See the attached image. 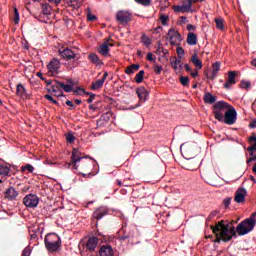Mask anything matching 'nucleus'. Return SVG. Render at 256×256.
Wrapping results in <instances>:
<instances>
[{
	"label": "nucleus",
	"instance_id": "nucleus-1",
	"mask_svg": "<svg viewBox=\"0 0 256 256\" xmlns=\"http://www.w3.org/2000/svg\"><path fill=\"white\" fill-rule=\"evenodd\" d=\"M211 229L214 235H216L214 243H221V241L228 243L233 237H237L235 226L229 221L221 220L215 226H212Z\"/></svg>",
	"mask_w": 256,
	"mask_h": 256
},
{
	"label": "nucleus",
	"instance_id": "nucleus-2",
	"mask_svg": "<svg viewBox=\"0 0 256 256\" xmlns=\"http://www.w3.org/2000/svg\"><path fill=\"white\" fill-rule=\"evenodd\" d=\"M256 225V212L252 213V215L242 221L238 226L236 227V232L238 235L243 236L247 235V233H251L253 229H255Z\"/></svg>",
	"mask_w": 256,
	"mask_h": 256
},
{
	"label": "nucleus",
	"instance_id": "nucleus-3",
	"mask_svg": "<svg viewBox=\"0 0 256 256\" xmlns=\"http://www.w3.org/2000/svg\"><path fill=\"white\" fill-rule=\"evenodd\" d=\"M231 104L227 103L226 101H218L213 106V115L214 119H217V121L223 122V119H225L226 113L231 108Z\"/></svg>",
	"mask_w": 256,
	"mask_h": 256
},
{
	"label": "nucleus",
	"instance_id": "nucleus-4",
	"mask_svg": "<svg viewBox=\"0 0 256 256\" xmlns=\"http://www.w3.org/2000/svg\"><path fill=\"white\" fill-rule=\"evenodd\" d=\"M44 243L48 251L55 253L59 251V247H61V238L56 233H50L46 235Z\"/></svg>",
	"mask_w": 256,
	"mask_h": 256
},
{
	"label": "nucleus",
	"instance_id": "nucleus-5",
	"mask_svg": "<svg viewBox=\"0 0 256 256\" xmlns=\"http://www.w3.org/2000/svg\"><path fill=\"white\" fill-rule=\"evenodd\" d=\"M67 82L69 84L55 81L54 85H52V93H55L56 97H63V92L59 91V89H63L66 93H71L73 91V80L69 79Z\"/></svg>",
	"mask_w": 256,
	"mask_h": 256
},
{
	"label": "nucleus",
	"instance_id": "nucleus-6",
	"mask_svg": "<svg viewBox=\"0 0 256 256\" xmlns=\"http://www.w3.org/2000/svg\"><path fill=\"white\" fill-rule=\"evenodd\" d=\"M196 149H197V144L193 142H186L180 146V151L186 159H193V157H195Z\"/></svg>",
	"mask_w": 256,
	"mask_h": 256
},
{
	"label": "nucleus",
	"instance_id": "nucleus-7",
	"mask_svg": "<svg viewBox=\"0 0 256 256\" xmlns=\"http://www.w3.org/2000/svg\"><path fill=\"white\" fill-rule=\"evenodd\" d=\"M82 246L86 251H89V253H93L99 246V238L96 236H89L86 241H82Z\"/></svg>",
	"mask_w": 256,
	"mask_h": 256
},
{
	"label": "nucleus",
	"instance_id": "nucleus-8",
	"mask_svg": "<svg viewBox=\"0 0 256 256\" xmlns=\"http://www.w3.org/2000/svg\"><path fill=\"white\" fill-rule=\"evenodd\" d=\"M236 121H237V110H235V107L230 106L226 114H224L223 122L226 123V125H235Z\"/></svg>",
	"mask_w": 256,
	"mask_h": 256
},
{
	"label": "nucleus",
	"instance_id": "nucleus-9",
	"mask_svg": "<svg viewBox=\"0 0 256 256\" xmlns=\"http://www.w3.org/2000/svg\"><path fill=\"white\" fill-rule=\"evenodd\" d=\"M23 203L30 209H35L39 205V197L35 194H28L24 197Z\"/></svg>",
	"mask_w": 256,
	"mask_h": 256
},
{
	"label": "nucleus",
	"instance_id": "nucleus-10",
	"mask_svg": "<svg viewBox=\"0 0 256 256\" xmlns=\"http://www.w3.org/2000/svg\"><path fill=\"white\" fill-rule=\"evenodd\" d=\"M49 75H57L61 69V60L53 58L47 65Z\"/></svg>",
	"mask_w": 256,
	"mask_h": 256
},
{
	"label": "nucleus",
	"instance_id": "nucleus-11",
	"mask_svg": "<svg viewBox=\"0 0 256 256\" xmlns=\"http://www.w3.org/2000/svg\"><path fill=\"white\" fill-rule=\"evenodd\" d=\"M168 39L171 45H181V41H183L181 34L175 28H171L168 31Z\"/></svg>",
	"mask_w": 256,
	"mask_h": 256
},
{
	"label": "nucleus",
	"instance_id": "nucleus-12",
	"mask_svg": "<svg viewBox=\"0 0 256 256\" xmlns=\"http://www.w3.org/2000/svg\"><path fill=\"white\" fill-rule=\"evenodd\" d=\"M133 15L129 11L121 10L116 14V19L122 25H127L129 21H131Z\"/></svg>",
	"mask_w": 256,
	"mask_h": 256
},
{
	"label": "nucleus",
	"instance_id": "nucleus-13",
	"mask_svg": "<svg viewBox=\"0 0 256 256\" xmlns=\"http://www.w3.org/2000/svg\"><path fill=\"white\" fill-rule=\"evenodd\" d=\"M59 55L65 59V61H71V59H76L77 54L69 48H60L58 50Z\"/></svg>",
	"mask_w": 256,
	"mask_h": 256
},
{
	"label": "nucleus",
	"instance_id": "nucleus-14",
	"mask_svg": "<svg viewBox=\"0 0 256 256\" xmlns=\"http://www.w3.org/2000/svg\"><path fill=\"white\" fill-rule=\"evenodd\" d=\"M247 197V189L239 187L235 192L234 201L236 203H245V198Z\"/></svg>",
	"mask_w": 256,
	"mask_h": 256
},
{
	"label": "nucleus",
	"instance_id": "nucleus-15",
	"mask_svg": "<svg viewBox=\"0 0 256 256\" xmlns=\"http://www.w3.org/2000/svg\"><path fill=\"white\" fill-rule=\"evenodd\" d=\"M237 77V72L235 71H229L228 72V79L226 81V83L224 84V89H231V87H233V85H236L237 80H235Z\"/></svg>",
	"mask_w": 256,
	"mask_h": 256
},
{
	"label": "nucleus",
	"instance_id": "nucleus-16",
	"mask_svg": "<svg viewBox=\"0 0 256 256\" xmlns=\"http://www.w3.org/2000/svg\"><path fill=\"white\" fill-rule=\"evenodd\" d=\"M106 215H109V208L102 206L97 208L94 212H93V219H103V217H106Z\"/></svg>",
	"mask_w": 256,
	"mask_h": 256
},
{
	"label": "nucleus",
	"instance_id": "nucleus-17",
	"mask_svg": "<svg viewBox=\"0 0 256 256\" xmlns=\"http://www.w3.org/2000/svg\"><path fill=\"white\" fill-rule=\"evenodd\" d=\"M107 77H109V73L105 72L101 79L92 83L91 90L97 91V89H101V87H103V84L105 83Z\"/></svg>",
	"mask_w": 256,
	"mask_h": 256
},
{
	"label": "nucleus",
	"instance_id": "nucleus-18",
	"mask_svg": "<svg viewBox=\"0 0 256 256\" xmlns=\"http://www.w3.org/2000/svg\"><path fill=\"white\" fill-rule=\"evenodd\" d=\"M136 95L138 96V99L142 101V103H145L147 101V97H149V92L145 87H140L136 89Z\"/></svg>",
	"mask_w": 256,
	"mask_h": 256
},
{
	"label": "nucleus",
	"instance_id": "nucleus-19",
	"mask_svg": "<svg viewBox=\"0 0 256 256\" xmlns=\"http://www.w3.org/2000/svg\"><path fill=\"white\" fill-rule=\"evenodd\" d=\"M110 47H113V44L106 41L102 45L99 46L98 53H100V55H103V57H107V56H109V48Z\"/></svg>",
	"mask_w": 256,
	"mask_h": 256
},
{
	"label": "nucleus",
	"instance_id": "nucleus-20",
	"mask_svg": "<svg viewBox=\"0 0 256 256\" xmlns=\"http://www.w3.org/2000/svg\"><path fill=\"white\" fill-rule=\"evenodd\" d=\"M5 197L9 201H13L19 197V192L13 188V186L9 187L5 192Z\"/></svg>",
	"mask_w": 256,
	"mask_h": 256
},
{
	"label": "nucleus",
	"instance_id": "nucleus-21",
	"mask_svg": "<svg viewBox=\"0 0 256 256\" xmlns=\"http://www.w3.org/2000/svg\"><path fill=\"white\" fill-rule=\"evenodd\" d=\"M71 159H72L74 168L77 169V163H79V161L83 159V157H81V152L79 151V148L73 149Z\"/></svg>",
	"mask_w": 256,
	"mask_h": 256
},
{
	"label": "nucleus",
	"instance_id": "nucleus-22",
	"mask_svg": "<svg viewBox=\"0 0 256 256\" xmlns=\"http://www.w3.org/2000/svg\"><path fill=\"white\" fill-rule=\"evenodd\" d=\"M193 4L188 0L182 6H175L174 11L175 13H185V11H191Z\"/></svg>",
	"mask_w": 256,
	"mask_h": 256
},
{
	"label": "nucleus",
	"instance_id": "nucleus-23",
	"mask_svg": "<svg viewBox=\"0 0 256 256\" xmlns=\"http://www.w3.org/2000/svg\"><path fill=\"white\" fill-rule=\"evenodd\" d=\"M100 256H113L115 255V252L113 251V247L109 245H103L101 246L99 250Z\"/></svg>",
	"mask_w": 256,
	"mask_h": 256
},
{
	"label": "nucleus",
	"instance_id": "nucleus-24",
	"mask_svg": "<svg viewBox=\"0 0 256 256\" xmlns=\"http://www.w3.org/2000/svg\"><path fill=\"white\" fill-rule=\"evenodd\" d=\"M170 64L176 73H179L181 69H183V65L181 64V58H172L170 60Z\"/></svg>",
	"mask_w": 256,
	"mask_h": 256
},
{
	"label": "nucleus",
	"instance_id": "nucleus-25",
	"mask_svg": "<svg viewBox=\"0 0 256 256\" xmlns=\"http://www.w3.org/2000/svg\"><path fill=\"white\" fill-rule=\"evenodd\" d=\"M89 61L93 63L96 67H101L103 66V60L99 58V56L95 53H92L88 56Z\"/></svg>",
	"mask_w": 256,
	"mask_h": 256
},
{
	"label": "nucleus",
	"instance_id": "nucleus-26",
	"mask_svg": "<svg viewBox=\"0 0 256 256\" xmlns=\"http://www.w3.org/2000/svg\"><path fill=\"white\" fill-rule=\"evenodd\" d=\"M219 71H221V62H214L212 64V75L209 78L216 79Z\"/></svg>",
	"mask_w": 256,
	"mask_h": 256
},
{
	"label": "nucleus",
	"instance_id": "nucleus-27",
	"mask_svg": "<svg viewBox=\"0 0 256 256\" xmlns=\"http://www.w3.org/2000/svg\"><path fill=\"white\" fill-rule=\"evenodd\" d=\"M217 101V97H215L211 92H207L204 94V103L207 105H213Z\"/></svg>",
	"mask_w": 256,
	"mask_h": 256
},
{
	"label": "nucleus",
	"instance_id": "nucleus-28",
	"mask_svg": "<svg viewBox=\"0 0 256 256\" xmlns=\"http://www.w3.org/2000/svg\"><path fill=\"white\" fill-rule=\"evenodd\" d=\"M247 151H249L250 153V158L247 159L246 163L249 164V163H253V161H256V147L255 146H250L247 148Z\"/></svg>",
	"mask_w": 256,
	"mask_h": 256
},
{
	"label": "nucleus",
	"instance_id": "nucleus-29",
	"mask_svg": "<svg viewBox=\"0 0 256 256\" xmlns=\"http://www.w3.org/2000/svg\"><path fill=\"white\" fill-rule=\"evenodd\" d=\"M191 61L193 65H195L196 69H203V62L199 59V56L197 54H193Z\"/></svg>",
	"mask_w": 256,
	"mask_h": 256
},
{
	"label": "nucleus",
	"instance_id": "nucleus-30",
	"mask_svg": "<svg viewBox=\"0 0 256 256\" xmlns=\"http://www.w3.org/2000/svg\"><path fill=\"white\" fill-rule=\"evenodd\" d=\"M9 173H11V167L5 164H0V175L2 177H9Z\"/></svg>",
	"mask_w": 256,
	"mask_h": 256
},
{
	"label": "nucleus",
	"instance_id": "nucleus-31",
	"mask_svg": "<svg viewBox=\"0 0 256 256\" xmlns=\"http://www.w3.org/2000/svg\"><path fill=\"white\" fill-rule=\"evenodd\" d=\"M140 67L141 66L139 64H132L126 68L125 73H127V75H132L135 71H139Z\"/></svg>",
	"mask_w": 256,
	"mask_h": 256
},
{
	"label": "nucleus",
	"instance_id": "nucleus-32",
	"mask_svg": "<svg viewBox=\"0 0 256 256\" xmlns=\"http://www.w3.org/2000/svg\"><path fill=\"white\" fill-rule=\"evenodd\" d=\"M186 41L188 45H197V35L195 33H189Z\"/></svg>",
	"mask_w": 256,
	"mask_h": 256
},
{
	"label": "nucleus",
	"instance_id": "nucleus-33",
	"mask_svg": "<svg viewBox=\"0 0 256 256\" xmlns=\"http://www.w3.org/2000/svg\"><path fill=\"white\" fill-rule=\"evenodd\" d=\"M216 28H218L220 31H223L225 29V21L223 18H216L215 20Z\"/></svg>",
	"mask_w": 256,
	"mask_h": 256
},
{
	"label": "nucleus",
	"instance_id": "nucleus-34",
	"mask_svg": "<svg viewBox=\"0 0 256 256\" xmlns=\"http://www.w3.org/2000/svg\"><path fill=\"white\" fill-rule=\"evenodd\" d=\"M140 41L145 47H149V45H151V38H149L146 34H142Z\"/></svg>",
	"mask_w": 256,
	"mask_h": 256
},
{
	"label": "nucleus",
	"instance_id": "nucleus-35",
	"mask_svg": "<svg viewBox=\"0 0 256 256\" xmlns=\"http://www.w3.org/2000/svg\"><path fill=\"white\" fill-rule=\"evenodd\" d=\"M16 95L18 97H24L25 96V87L21 84H18L16 87Z\"/></svg>",
	"mask_w": 256,
	"mask_h": 256
},
{
	"label": "nucleus",
	"instance_id": "nucleus-36",
	"mask_svg": "<svg viewBox=\"0 0 256 256\" xmlns=\"http://www.w3.org/2000/svg\"><path fill=\"white\" fill-rule=\"evenodd\" d=\"M51 11H52V8H51V5L49 4H42V13L43 15H51Z\"/></svg>",
	"mask_w": 256,
	"mask_h": 256
},
{
	"label": "nucleus",
	"instance_id": "nucleus-37",
	"mask_svg": "<svg viewBox=\"0 0 256 256\" xmlns=\"http://www.w3.org/2000/svg\"><path fill=\"white\" fill-rule=\"evenodd\" d=\"M21 171H28V173H33V171H35V167H33L31 164H26L25 166H21Z\"/></svg>",
	"mask_w": 256,
	"mask_h": 256
},
{
	"label": "nucleus",
	"instance_id": "nucleus-38",
	"mask_svg": "<svg viewBox=\"0 0 256 256\" xmlns=\"http://www.w3.org/2000/svg\"><path fill=\"white\" fill-rule=\"evenodd\" d=\"M145 75V71L141 70L136 76H135V81L136 83H143V77Z\"/></svg>",
	"mask_w": 256,
	"mask_h": 256
},
{
	"label": "nucleus",
	"instance_id": "nucleus-39",
	"mask_svg": "<svg viewBox=\"0 0 256 256\" xmlns=\"http://www.w3.org/2000/svg\"><path fill=\"white\" fill-rule=\"evenodd\" d=\"M153 70L156 73V75H161V72L163 71V66L159 64H154Z\"/></svg>",
	"mask_w": 256,
	"mask_h": 256
},
{
	"label": "nucleus",
	"instance_id": "nucleus-40",
	"mask_svg": "<svg viewBox=\"0 0 256 256\" xmlns=\"http://www.w3.org/2000/svg\"><path fill=\"white\" fill-rule=\"evenodd\" d=\"M180 83H181V85H183V87H187V85H189V77L181 76Z\"/></svg>",
	"mask_w": 256,
	"mask_h": 256
},
{
	"label": "nucleus",
	"instance_id": "nucleus-41",
	"mask_svg": "<svg viewBox=\"0 0 256 256\" xmlns=\"http://www.w3.org/2000/svg\"><path fill=\"white\" fill-rule=\"evenodd\" d=\"M19 10H17V8H14V23L15 25H19Z\"/></svg>",
	"mask_w": 256,
	"mask_h": 256
},
{
	"label": "nucleus",
	"instance_id": "nucleus-42",
	"mask_svg": "<svg viewBox=\"0 0 256 256\" xmlns=\"http://www.w3.org/2000/svg\"><path fill=\"white\" fill-rule=\"evenodd\" d=\"M176 53L178 55V59H182V57L185 55V50H183V47H177Z\"/></svg>",
	"mask_w": 256,
	"mask_h": 256
},
{
	"label": "nucleus",
	"instance_id": "nucleus-43",
	"mask_svg": "<svg viewBox=\"0 0 256 256\" xmlns=\"http://www.w3.org/2000/svg\"><path fill=\"white\" fill-rule=\"evenodd\" d=\"M241 89H249L251 87V82L242 80L240 83Z\"/></svg>",
	"mask_w": 256,
	"mask_h": 256
},
{
	"label": "nucleus",
	"instance_id": "nucleus-44",
	"mask_svg": "<svg viewBox=\"0 0 256 256\" xmlns=\"http://www.w3.org/2000/svg\"><path fill=\"white\" fill-rule=\"evenodd\" d=\"M160 21L162 25H167V21H169V16L165 15V14H161L160 15Z\"/></svg>",
	"mask_w": 256,
	"mask_h": 256
},
{
	"label": "nucleus",
	"instance_id": "nucleus-45",
	"mask_svg": "<svg viewBox=\"0 0 256 256\" xmlns=\"http://www.w3.org/2000/svg\"><path fill=\"white\" fill-rule=\"evenodd\" d=\"M136 3L143 5L144 7H149L151 5V0H136Z\"/></svg>",
	"mask_w": 256,
	"mask_h": 256
},
{
	"label": "nucleus",
	"instance_id": "nucleus-46",
	"mask_svg": "<svg viewBox=\"0 0 256 256\" xmlns=\"http://www.w3.org/2000/svg\"><path fill=\"white\" fill-rule=\"evenodd\" d=\"M45 99H47L48 101H50V103H53L54 105H59V102H57V100H55L53 98V96L49 95V94H46L44 96Z\"/></svg>",
	"mask_w": 256,
	"mask_h": 256
},
{
	"label": "nucleus",
	"instance_id": "nucleus-47",
	"mask_svg": "<svg viewBox=\"0 0 256 256\" xmlns=\"http://www.w3.org/2000/svg\"><path fill=\"white\" fill-rule=\"evenodd\" d=\"M66 141L68 143H73L75 141V136L73 135V133H68L66 135Z\"/></svg>",
	"mask_w": 256,
	"mask_h": 256
},
{
	"label": "nucleus",
	"instance_id": "nucleus-48",
	"mask_svg": "<svg viewBox=\"0 0 256 256\" xmlns=\"http://www.w3.org/2000/svg\"><path fill=\"white\" fill-rule=\"evenodd\" d=\"M31 255V248L26 247L24 248V250L22 251V256H30Z\"/></svg>",
	"mask_w": 256,
	"mask_h": 256
},
{
	"label": "nucleus",
	"instance_id": "nucleus-49",
	"mask_svg": "<svg viewBox=\"0 0 256 256\" xmlns=\"http://www.w3.org/2000/svg\"><path fill=\"white\" fill-rule=\"evenodd\" d=\"M87 19H88V21H97V16H95L91 13H88Z\"/></svg>",
	"mask_w": 256,
	"mask_h": 256
},
{
	"label": "nucleus",
	"instance_id": "nucleus-50",
	"mask_svg": "<svg viewBox=\"0 0 256 256\" xmlns=\"http://www.w3.org/2000/svg\"><path fill=\"white\" fill-rule=\"evenodd\" d=\"M83 93H85V90H83L82 88H76L74 90L75 95H83Z\"/></svg>",
	"mask_w": 256,
	"mask_h": 256
},
{
	"label": "nucleus",
	"instance_id": "nucleus-51",
	"mask_svg": "<svg viewBox=\"0 0 256 256\" xmlns=\"http://www.w3.org/2000/svg\"><path fill=\"white\" fill-rule=\"evenodd\" d=\"M147 61H150L151 63H155V58H153V53H148L146 57Z\"/></svg>",
	"mask_w": 256,
	"mask_h": 256
},
{
	"label": "nucleus",
	"instance_id": "nucleus-52",
	"mask_svg": "<svg viewBox=\"0 0 256 256\" xmlns=\"http://www.w3.org/2000/svg\"><path fill=\"white\" fill-rule=\"evenodd\" d=\"M86 95L90 96V98L87 99V103H93V99H95V94H93V93H86Z\"/></svg>",
	"mask_w": 256,
	"mask_h": 256
},
{
	"label": "nucleus",
	"instance_id": "nucleus-53",
	"mask_svg": "<svg viewBox=\"0 0 256 256\" xmlns=\"http://www.w3.org/2000/svg\"><path fill=\"white\" fill-rule=\"evenodd\" d=\"M250 143H254L251 147H256V136H252L249 138Z\"/></svg>",
	"mask_w": 256,
	"mask_h": 256
},
{
	"label": "nucleus",
	"instance_id": "nucleus-54",
	"mask_svg": "<svg viewBox=\"0 0 256 256\" xmlns=\"http://www.w3.org/2000/svg\"><path fill=\"white\" fill-rule=\"evenodd\" d=\"M217 215H219V212L213 211V212L209 215V219H213V217H217Z\"/></svg>",
	"mask_w": 256,
	"mask_h": 256
},
{
	"label": "nucleus",
	"instance_id": "nucleus-55",
	"mask_svg": "<svg viewBox=\"0 0 256 256\" xmlns=\"http://www.w3.org/2000/svg\"><path fill=\"white\" fill-rule=\"evenodd\" d=\"M46 85H47L48 87H51V91H53V85H55V83L53 84V81L48 80V81L46 82Z\"/></svg>",
	"mask_w": 256,
	"mask_h": 256
},
{
	"label": "nucleus",
	"instance_id": "nucleus-56",
	"mask_svg": "<svg viewBox=\"0 0 256 256\" xmlns=\"http://www.w3.org/2000/svg\"><path fill=\"white\" fill-rule=\"evenodd\" d=\"M191 77H199V71L195 70L193 72L190 73Z\"/></svg>",
	"mask_w": 256,
	"mask_h": 256
},
{
	"label": "nucleus",
	"instance_id": "nucleus-57",
	"mask_svg": "<svg viewBox=\"0 0 256 256\" xmlns=\"http://www.w3.org/2000/svg\"><path fill=\"white\" fill-rule=\"evenodd\" d=\"M109 113H105L102 115V119H104V121H109Z\"/></svg>",
	"mask_w": 256,
	"mask_h": 256
},
{
	"label": "nucleus",
	"instance_id": "nucleus-58",
	"mask_svg": "<svg viewBox=\"0 0 256 256\" xmlns=\"http://www.w3.org/2000/svg\"><path fill=\"white\" fill-rule=\"evenodd\" d=\"M224 203H225L226 207H229V205H231V198L225 199Z\"/></svg>",
	"mask_w": 256,
	"mask_h": 256
},
{
	"label": "nucleus",
	"instance_id": "nucleus-59",
	"mask_svg": "<svg viewBox=\"0 0 256 256\" xmlns=\"http://www.w3.org/2000/svg\"><path fill=\"white\" fill-rule=\"evenodd\" d=\"M188 31H195V26L193 24H189L187 26Z\"/></svg>",
	"mask_w": 256,
	"mask_h": 256
},
{
	"label": "nucleus",
	"instance_id": "nucleus-60",
	"mask_svg": "<svg viewBox=\"0 0 256 256\" xmlns=\"http://www.w3.org/2000/svg\"><path fill=\"white\" fill-rule=\"evenodd\" d=\"M66 105H68V107H75V105L73 104V102L71 100H67L66 101Z\"/></svg>",
	"mask_w": 256,
	"mask_h": 256
},
{
	"label": "nucleus",
	"instance_id": "nucleus-61",
	"mask_svg": "<svg viewBox=\"0 0 256 256\" xmlns=\"http://www.w3.org/2000/svg\"><path fill=\"white\" fill-rule=\"evenodd\" d=\"M49 3H54V5H59L61 3V0H48Z\"/></svg>",
	"mask_w": 256,
	"mask_h": 256
},
{
	"label": "nucleus",
	"instance_id": "nucleus-62",
	"mask_svg": "<svg viewBox=\"0 0 256 256\" xmlns=\"http://www.w3.org/2000/svg\"><path fill=\"white\" fill-rule=\"evenodd\" d=\"M184 68L188 73H191V67L189 66V64H185Z\"/></svg>",
	"mask_w": 256,
	"mask_h": 256
},
{
	"label": "nucleus",
	"instance_id": "nucleus-63",
	"mask_svg": "<svg viewBox=\"0 0 256 256\" xmlns=\"http://www.w3.org/2000/svg\"><path fill=\"white\" fill-rule=\"evenodd\" d=\"M249 127H250L251 129H255V127H256V120H254L253 122H251L250 125H249Z\"/></svg>",
	"mask_w": 256,
	"mask_h": 256
},
{
	"label": "nucleus",
	"instance_id": "nucleus-64",
	"mask_svg": "<svg viewBox=\"0 0 256 256\" xmlns=\"http://www.w3.org/2000/svg\"><path fill=\"white\" fill-rule=\"evenodd\" d=\"M252 172H253L254 175H256V163H255V165L252 168Z\"/></svg>",
	"mask_w": 256,
	"mask_h": 256
}]
</instances>
